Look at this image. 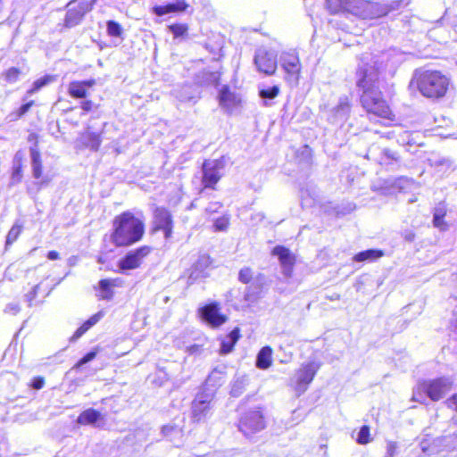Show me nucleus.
<instances>
[{
  "instance_id": "19",
  "label": "nucleus",
  "mask_w": 457,
  "mask_h": 457,
  "mask_svg": "<svg viewBox=\"0 0 457 457\" xmlns=\"http://www.w3.org/2000/svg\"><path fill=\"white\" fill-rule=\"evenodd\" d=\"M219 101L223 108L230 111L240 104L241 98L237 94L232 92L228 86H223L219 93Z\"/></svg>"
},
{
  "instance_id": "30",
  "label": "nucleus",
  "mask_w": 457,
  "mask_h": 457,
  "mask_svg": "<svg viewBox=\"0 0 457 457\" xmlns=\"http://www.w3.org/2000/svg\"><path fill=\"white\" fill-rule=\"evenodd\" d=\"M272 254L278 257L281 266L295 264V257L289 249L282 245H277L272 250Z\"/></svg>"
},
{
  "instance_id": "55",
  "label": "nucleus",
  "mask_w": 457,
  "mask_h": 457,
  "mask_svg": "<svg viewBox=\"0 0 457 457\" xmlns=\"http://www.w3.org/2000/svg\"><path fill=\"white\" fill-rule=\"evenodd\" d=\"M20 310L21 308L19 303H11L5 306L4 312L15 315L20 312Z\"/></svg>"
},
{
  "instance_id": "48",
  "label": "nucleus",
  "mask_w": 457,
  "mask_h": 457,
  "mask_svg": "<svg viewBox=\"0 0 457 457\" xmlns=\"http://www.w3.org/2000/svg\"><path fill=\"white\" fill-rule=\"evenodd\" d=\"M253 278V271L249 267H245L240 270L238 279L242 283L248 284Z\"/></svg>"
},
{
  "instance_id": "56",
  "label": "nucleus",
  "mask_w": 457,
  "mask_h": 457,
  "mask_svg": "<svg viewBox=\"0 0 457 457\" xmlns=\"http://www.w3.org/2000/svg\"><path fill=\"white\" fill-rule=\"evenodd\" d=\"M409 0H395L390 4L391 10H397L409 4Z\"/></svg>"
},
{
  "instance_id": "15",
  "label": "nucleus",
  "mask_w": 457,
  "mask_h": 457,
  "mask_svg": "<svg viewBox=\"0 0 457 457\" xmlns=\"http://www.w3.org/2000/svg\"><path fill=\"white\" fill-rule=\"evenodd\" d=\"M154 220L155 229L162 230L165 237H170L172 231V218L170 212L164 207L157 206L154 210Z\"/></svg>"
},
{
  "instance_id": "28",
  "label": "nucleus",
  "mask_w": 457,
  "mask_h": 457,
  "mask_svg": "<svg viewBox=\"0 0 457 457\" xmlns=\"http://www.w3.org/2000/svg\"><path fill=\"white\" fill-rule=\"evenodd\" d=\"M446 215V207L444 204H439L435 207L433 215V224L436 228L442 231L448 228V225L445 222L444 218Z\"/></svg>"
},
{
  "instance_id": "64",
  "label": "nucleus",
  "mask_w": 457,
  "mask_h": 457,
  "mask_svg": "<svg viewBox=\"0 0 457 457\" xmlns=\"http://www.w3.org/2000/svg\"><path fill=\"white\" fill-rule=\"evenodd\" d=\"M403 237L406 241L412 242L415 239V234L412 231L408 230L404 232Z\"/></svg>"
},
{
  "instance_id": "39",
  "label": "nucleus",
  "mask_w": 457,
  "mask_h": 457,
  "mask_svg": "<svg viewBox=\"0 0 457 457\" xmlns=\"http://www.w3.org/2000/svg\"><path fill=\"white\" fill-rule=\"evenodd\" d=\"M102 139L100 134L95 132H88L87 134L86 146L92 151H97L101 145Z\"/></svg>"
},
{
  "instance_id": "50",
  "label": "nucleus",
  "mask_w": 457,
  "mask_h": 457,
  "mask_svg": "<svg viewBox=\"0 0 457 457\" xmlns=\"http://www.w3.org/2000/svg\"><path fill=\"white\" fill-rule=\"evenodd\" d=\"M387 182L386 181H378L377 183L371 186V189L374 192H380L382 195H386L387 191Z\"/></svg>"
},
{
  "instance_id": "26",
  "label": "nucleus",
  "mask_w": 457,
  "mask_h": 457,
  "mask_svg": "<svg viewBox=\"0 0 457 457\" xmlns=\"http://www.w3.org/2000/svg\"><path fill=\"white\" fill-rule=\"evenodd\" d=\"M248 382L246 375H237L231 382L230 395L239 397L245 391Z\"/></svg>"
},
{
  "instance_id": "32",
  "label": "nucleus",
  "mask_w": 457,
  "mask_h": 457,
  "mask_svg": "<svg viewBox=\"0 0 457 457\" xmlns=\"http://www.w3.org/2000/svg\"><path fill=\"white\" fill-rule=\"evenodd\" d=\"M22 179V154L17 152L13 158L12 173L11 177V184H18Z\"/></svg>"
},
{
  "instance_id": "9",
  "label": "nucleus",
  "mask_w": 457,
  "mask_h": 457,
  "mask_svg": "<svg viewBox=\"0 0 457 457\" xmlns=\"http://www.w3.org/2000/svg\"><path fill=\"white\" fill-rule=\"evenodd\" d=\"M277 56L275 51L260 47L255 51L253 62L260 72L266 75H272L277 70Z\"/></svg>"
},
{
  "instance_id": "18",
  "label": "nucleus",
  "mask_w": 457,
  "mask_h": 457,
  "mask_svg": "<svg viewBox=\"0 0 457 457\" xmlns=\"http://www.w3.org/2000/svg\"><path fill=\"white\" fill-rule=\"evenodd\" d=\"M211 259L207 254H202L193 264L188 275V283H193L202 277H205L204 271L211 265Z\"/></svg>"
},
{
  "instance_id": "24",
  "label": "nucleus",
  "mask_w": 457,
  "mask_h": 457,
  "mask_svg": "<svg viewBox=\"0 0 457 457\" xmlns=\"http://www.w3.org/2000/svg\"><path fill=\"white\" fill-rule=\"evenodd\" d=\"M104 420V415L95 410V409H92V408H89L84 411H82L78 419H77V422L80 425H92V426H96V427H98L99 425L97 424V422L99 420Z\"/></svg>"
},
{
  "instance_id": "38",
  "label": "nucleus",
  "mask_w": 457,
  "mask_h": 457,
  "mask_svg": "<svg viewBox=\"0 0 457 457\" xmlns=\"http://www.w3.org/2000/svg\"><path fill=\"white\" fill-rule=\"evenodd\" d=\"M115 286L113 280L110 279H102L99 281V288L102 293V298L110 300L113 296V291L112 290V287Z\"/></svg>"
},
{
  "instance_id": "60",
  "label": "nucleus",
  "mask_w": 457,
  "mask_h": 457,
  "mask_svg": "<svg viewBox=\"0 0 457 457\" xmlns=\"http://www.w3.org/2000/svg\"><path fill=\"white\" fill-rule=\"evenodd\" d=\"M281 267H282V273L284 274V276L286 278H290L292 275V272H293L294 264L283 265Z\"/></svg>"
},
{
  "instance_id": "33",
  "label": "nucleus",
  "mask_w": 457,
  "mask_h": 457,
  "mask_svg": "<svg viewBox=\"0 0 457 457\" xmlns=\"http://www.w3.org/2000/svg\"><path fill=\"white\" fill-rule=\"evenodd\" d=\"M69 95L73 98H86L87 90L80 81H72L68 86Z\"/></svg>"
},
{
  "instance_id": "27",
  "label": "nucleus",
  "mask_w": 457,
  "mask_h": 457,
  "mask_svg": "<svg viewBox=\"0 0 457 457\" xmlns=\"http://www.w3.org/2000/svg\"><path fill=\"white\" fill-rule=\"evenodd\" d=\"M239 337V328H236L227 336L225 339L221 341L220 353L221 354H227L232 352L234 345Z\"/></svg>"
},
{
  "instance_id": "40",
  "label": "nucleus",
  "mask_w": 457,
  "mask_h": 457,
  "mask_svg": "<svg viewBox=\"0 0 457 457\" xmlns=\"http://www.w3.org/2000/svg\"><path fill=\"white\" fill-rule=\"evenodd\" d=\"M107 33L111 37H120L123 29L120 23L114 21H108L106 23Z\"/></svg>"
},
{
  "instance_id": "5",
  "label": "nucleus",
  "mask_w": 457,
  "mask_h": 457,
  "mask_svg": "<svg viewBox=\"0 0 457 457\" xmlns=\"http://www.w3.org/2000/svg\"><path fill=\"white\" fill-rule=\"evenodd\" d=\"M238 429L246 437L259 433L266 427L265 418L260 410H249L238 420Z\"/></svg>"
},
{
  "instance_id": "44",
  "label": "nucleus",
  "mask_w": 457,
  "mask_h": 457,
  "mask_svg": "<svg viewBox=\"0 0 457 457\" xmlns=\"http://www.w3.org/2000/svg\"><path fill=\"white\" fill-rule=\"evenodd\" d=\"M279 93V87L278 86H273L266 89L260 90V96L263 99H273L275 98Z\"/></svg>"
},
{
  "instance_id": "49",
  "label": "nucleus",
  "mask_w": 457,
  "mask_h": 457,
  "mask_svg": "<svg viewBox=\"0 0 457 457\" xmlns=\"http://www.w3.org/2000/svg\"><path fill=\"white\" fill-rule=\"evenodd\" d=\"M96 356V352L95 351H91L89 353H87L85 356H83L78 362L77 364L74 366V369H79L80 368L82 365L91 361L92 360H94Z\"/></svg>"
},
{
  "instance_id": "59",
  "label": "nucleus",
  "mask_w": 457,
  "mask_h": 457,
  "mask_svg": "<svg viewBox=\"0 0 457 457\" xmlns=\"http://www.w3.org/2000/svg\"><path fill=\"white\" fill-rule=\"evenodd\" d=\"M33 104H34V101H29V102H28V103H26V104H22V105L20 107L19 111H18V115H19L20 117H21L22 115H24L25 113H27V112L29 111L30 107L33 105Z\"/></svg>"
},
{
  "instance_id": "58",
  "label": "nucleus",
  "mask_w": 457,
  "mask_h": 457,
  "mask_svg": "<svg viewBox=\"0 0 457 457\" xmlns=\"http://www.w3.org/2000/svg\"><path fill=\"white\" fill-rule=\"evenodd\" d=\"M45 385V380L41 377L34 378L31 383V386L34 389H41Z\"/></svg>"
},
{
  "instance_id": "37",
  "label": "nucleus",
  "mask_w": 457,
  "mask_h": 457,
  "mask_svg": "<svg viewBox=\"0 0 457 457\" xmlns=\"http://www.w3.org/2000/svg\"><path fill=\"white\" fill-rule=\"evenodd\" d=\"M23 229L22 224H20L18 221H16L11 229L9 230L6 240H5V248H7L9 245H12L21 235V231Z\"/></svg>"
},
{
  "instance_id": "1",
  "label": "nucleus",
  "mask_w": 457,
  "mask_h": 457,
  "mask_svg": "<svg viewBox=\"0 0 457 457\" xmlns=\"http://www.w3.org/2000/svg\"><path fill=\"white\" fill-rule=\"evenodd\" d=\"M145 232L142 220L136 218L133 213L124 212L113 220V231L111 241L117 246H128L139 241Z\"/></svg>"
},
{
  "instance_id": "7",
  "label": "nucleus",
  "mask_w": 457,
  "mask_h": 457,
  "mask_svg": "<svg viewBox=\"0 0 457 457\" xmlns=\"http://www.w3.org/2000/svg\"><path fill=\"white\" fill-rule=\"evenodd\" d=\"M225 167L223 158L205 160L202 165V183L204 187L214 189V186L221 179V170Z\"/></svg>"
},
{
  "instance_id": "13",
  "label": "nucleus",
  "mask_w": 457,
  "mask_h": 457,
  "mask_svg": "<svg viewBox=\"0 0 457 457\" xmlns=\"http://www.w3.org/2000/svg\"><path fill=\"white\" fill-rule=\"evenodd\" d=\"M218 303H212L199 309L202 319L212 328H218L224 324L228 318L220 313Z\"/></svg>"
},
{
  "instance_id": "4",
  "label": "nucleus",
  "mask_w": 457,
  "mask_h": 457,
  "mask_svg": "<svg viewBox=\"0 0 457 457\" xmlns=\"http://www.w3.org/2000/svg\"><path fill=\"white\" fill-rule=\"evenodd\" d=\"M215 389H202L195 397L191 405V419L193 422H205L212 414Z\"/></svg>"
},
{
  "instance_id": "29",
  "label": "nucleus",
  "mask_w": 457,
  "mask_h": 457,
  "mask_svg": "<svg viewBox=\"0 0 457 457\" xmlns=\"http://www.w3.org/2000/svg\"><path fill=\"white\" fill-rule=\"evenodd\" d=\"M272 349L270 346L262 347L257 354L256 367L266 370L271 365Z\"/></svg>"
},
{
  "instance_id": "51",
  "label": "nucleus",
  "mask_w": 457,
  "mask_h": 457,
  "mask_svg": "<svg viewBox=\"0 0 457 457\" xmlns=\"http://www.w3.org/2000/svg\"><path fill=\"white\" fill-rule=\"evenodd\" d=\"M228 226V219L226 217L219 218L214 222V227H215L216 230H219V231L226 230Z\"/></svg>"
},
{
  "instance_id": "12",
  "label": "nucleus",
  "mask_w": 457,
  "mask_h": 457,
  "mask_svg": "<svg viewBox=\"0 0 457 457\" xmlns=\"http://www.w3.org/2000/svg\"><path fill=\"white\" fill-rule=\"evenodd\" d=\"M151 252V248L147 245L141 246L136 250L129 251L122 259L119 261V268L120 270H134L138 268L144 258Z\"/></svg>"
},
{
  "instance_id": "35",
  "label": "nucleus",
  "mask_w": 457,
  "mask_h": 457,
  "mask_svg": "<svg viewBox=\"0 0 457 457\" xmlns=\"http://www.w3.org/2000/svg\"><path fill=\"white\" fill-rule=\"evenodd\" d=\"M382 255H383V253L379 250L369 249V250L362 251V252H360L357 254H355L353 257V261L358 262L368 261V260L372 261V260H376V259L381 257Z\"/></svg>"
},
{
  "instance_id": "54",
  "label": "nucleus",
  "mask_w": 457,
  "mask_h": 457,
  "mask_svg": "<svg viewBox=\"0 0 457 457\" xmlns=\"http://www.w3.org/2000/svg\"><path fill=\"white\" fill-rule=\"evenodd\" d=\"M382 154L387 159L394 160L395 162H398L400 157L399 154L396 152L392 151L391 149L385 148L382 150Z\"/></svg>"
},
{
  "instance_id": "43",
  "label": "nucleus",
  "mask_w": 457,
  "mask_h": 457,
  "mask_svg": "<svg viewBox=\"0 0 457 457\" xmlns=\"http://www.w3.org/2000/svg\"><path fill=\"white\" fill-rule=\"evenodd\" d=\"M51 80V78L49 76H46L44 78H41L39 79H37L30 89L27 91L28 96H31L37 92L39 89H41L43 87L47 85Z\"/></svg>"
},
{
  "instance_id": "61",
  "label": "nucleus",
  "mask_w": 457,
  "mask_h": 457,
  "mask_svg": "<svg viewBox=\"0 0 457 457\" xmlns=\"http://www.w3.org/2000/svg\"><path fill=\"white\" fill-rule=\"evenodd\" d=\"M448 407L457 411V394L453 395L451 398L446 401Z\"/></svg>"
},
{
  "instance_id": "57",
  "label": "nucleus",
  "mask_w": 457,
  "mask_h": 457,
  "mask_svg": "<svg viewBox=\"0 0 457 457\" xmlns=\"http://www.w3.org/2000/svg\"><path fill=\"white\" fill-rule=\"evenodd\" d=\"M397 445L395 442H389L386 446V454L385 457H394L396 452Z\"/></svg>"
},
{
  "instance_id": "14",
  "label": "nucleus",
  "mask_w": 457,
  "mask_h": 457,
  "mask_svg": "<svg viewBox=\"0 0 457 457\" xmlns=\"http://www.w3.org/2000/svg\"><path fill=\"white\" fill-rule=\"evenodd\" d=\"M358 76L357 87L361 88L362 92L378 89V73L373 67H361L358 71Z\"/></svg>"
},
{
  "instance_id": "42",
  "label": "nucleus",
  "mask_w": 457,
  "mask_h": 457,
  "mask_svg": "<svg viewBox=\"0 0 457 457\" xmlns=\"http://www.w3.org/2000/svg\"><path fill=\"white\" fill-rule=\"evenodd\" d=\"M202 74H203V81L205 84L215 85V86H217L219 84V80H220V73L219 72L204 71L202 72Z\"/></svg>"
},
{
  "instance_id": "8",
  "label": "nucleus",
  "mask_w": 457,
  "mask_h": 457,
  "mask_svg": "<svg viewBox=\"0 0 457 457\" xmlns=\"http://www.w3.org/2000/svg\"><path fill=\"white\" fill-rule=\"evenodd\" d=\"M95 0L91 2L79 0L75 5V1H71L67 4V12L64 19L66 28H73L80 23L87 12L92 10Z\"/></svg>"
},
{
  "instance_id": "41",
  "label": "nucleus",
  "mask_w": 457,
  "mask_h": 457,
  "mask_svg": "<svg viewBox=\"0 0 457 457\" xmlns=\"http://www.w3.org/2000/svg\"><path fill=\"white\" fill-rule=\"evenodd\" d=\"M175 96L181 102H189L194 98L189 86H184L180 90H175Z\"/></svg>"
},
{
  "instance_id": "62",
  "label": "nucleus",
  "mask_w": 457,
  "mask_h": 457,
  "mask_svg": "<svg viewBox=\"0 0 457 457\" xmlns=\"http://www.w3.org/2000/svg\"><path fill=\"white\" fill-rule=\"evenodd\" d=\"M92 106H93V102L91 100H85L81 103V108L86 112L91 111Z\"/></svg>"
},
{
  "instance_id": "53",
  "label": "nucleus",
  "mask_w": 457,
  "mask_h": 457,
  "mask_svg": "<svg viewBox=\"0 0 457 457\" xmlns=\"http://www.w3.org/2000/svg\"><path fill=\"white\" fill-rule=\"evenodd\" d=\"M39 286H40L39 284L34 286L32 290L25 295V299L29 303V306H31L32 301L37 296V294L38 289H39Z\"/></svg>"
},
{
  "instance_id": "23",
  "label": "nucleus",
  "mask_w": 457,
  "mask_h": 457,
  "mask_svg": "<svg viewBox=\"0 0 457 457\" xmlns=\"http://www.w3.org/2000/svg\"><path fill=\"white\" fill-rule=\"evenodd\" d=\"M188 4L184 0H177L175 3H170L165 5H157L154 7V12L157 16H163L171 12H185Z\"/></svg>"
},
{
  "instance_id": "45",
  "label": "nucleus",
  "mask_w": 457,
  "mask_h": 457,
  "mask_svg": "<svg viewBox=\"0 0 457 457\" xmlns=\"http://www.w3.org/2000/svg\"><path fill=\"white\" fill-rule=\"evenodd\" d=\"M169 29L175 37L184 36L188 29L186 24L181 23L172 24L169 27Z\"/></svg>"
},
{
  "instance_id": "17",
  "label": "nucleus",
  "mask_w": 457,
  "mask_h": 457,
  "mask_svg": "<svg viewBox=\"0 0 457 457\" xmlns=\"http://www.w3.org/2000/svg\"><path fill=\"white\" fill-rule=\"evenodd\" d=\"M352 104L347 96H340L337 104L331 110L332 122L345 121L351 112Z\"/></svg>"
},
{
  "instance_id": "25",
  "label": "nucleus",
  "mask_w": 457,
  "mask_h": 457,
  "mask_svg": "<svg viewBox=\"0 0 457 457\" xmlns=\"http://www.w3.org/2000/svg\"><path fill=\"white\" fill-rule=\"evenodd\" d=\"M263 284V277L259 276L254 282L245 288L244 299L246 302L253 303L257 301L261 295Z\"/></svg>"
},
{
  "instance_id": "11",
  "label": "nucleus",
  "mask_w": 457,
  "mask_h": 457,
  "mask_svg": "<svg viewBox=\"0 0 457 457\" xmlns=\"http://www.w3.org/2000/svg\"><path fill=\"white\" fill-rule=\"evenodd\" d=\"M320 365L316 361H310L303 364L296 373L295 391L298 395L303 394L308 385L313 380Z\"/></svg>"
},
{
  "instance_id": "46",
  "label": "nucleus",
  "mask_w": 457,
  "mask_h": 457,
  "mask_svg": "<svg viewBox=\"0 0 457 457\" xmlns=\"http://www.w3.org/2000/svg\"><path fill=\"white\" fill-rule=\"evenodd\" d=\"M20 74L21 71L19 69L12 67L5 71L4 78L9 83H14L17 81Z\"/></svg>"
},
{
  "instance_id": "36",
  "label": "nucleus",
  "mask_w": 457,
  "mask_h": 457,
  "mask_svg": "<svg viewBox=\"0 0 457 457\" xmlns=\"http://www.w3.org/2000/svg\"><path fill=\"white\" fill-rule=\"evenodd\" d=\"M431 166L438 169L439 170L446 171L448 170H454L453 161L448 157H437L430 160Z\"/></svg>"
},
{
  "instance_id": "2",
  "label": "nucleus",
  "mask_w": 457,
  "mask_h": 457,
  "mask_svg": "<svg viewBox=\"0 0 457 457\" xmlns=\"http://www.w3.org/2000/svg\"><path fill=\"white\" fill-rule=\"evenodd\" d=\"M326 4L332 14L349 13L363 20L378 18L386 12L371 0H326Z\"/></svg>"
},
{
  "instance_id": "16",
  "label": "nucleus",
  "mask_w": 457,
  "mask_h": 457,
  "mask_svg": "<svg viewBox=\"0 0 457 457\" xmlns=\"http://www.w3.org/2000/svg\"><path fill=\"white\" fill-rule=\"evenodd\" d=\"M280 63L284 71L297 79L301 71L299 57L295 52H284L280 55Z\"/></svg>"
},
{
  "instance_id": "20",
  "label": "nucleus",
  "mask_w": 457,
  "mask_h": 457,
  "mask_svg": "<svg viewBox=\"0 0 457 457\" xmlns=\"http://www.w3.org/2000/svg\"><path fill=\"white\" fill-rule=\"evenodd\" d=\"M226 370L227 368L224 365L214 368L207 377L202 389L207 387L215 389L216 391L217 388L225 382V378L227 374Z\"/></svg>"
},
{
  "instance_id": "6",
  "label": "nucleus",
  "mask_w": 457,
  "mask_h": 457,
  "mask_svg": "<svg viewBox=\"0 0 457 457\" xmlns=\"http://www.w3.org/2000/svg\"><path fill=\"white\" fill-rule=\"evenodd\" d=\"M361 103L369 113L383 118L387 117L390 113L389 107L382 98L381 92L378 89L362 92Z\"/></svg>"
},
{
  "instance_id": "10",
  "label": "nucleus",
  "mask_w": 457,
  "mask_h": 457,
  "mask_svg": "<svg viewBox=\"0 0 457 457\" xmlns=\"http://www.w3.org/2000/svg\"><path fill=\"white\" fill-rule=\"evenodd\" d=\"M452 384L450 378H439L425 381L420 386L432 401H438L451 390Z\"/></svg>"
},
{
  "instance_id": "21",
  "label": "nucleus",
  "mask_w": 457,
  "mask_h": 457,
  "mask_svg": "<svg viewBox=\"0 0 457 457\" xmlns=\"http://www.w3.org/2000/svg\"><path fill=\"white\" fill-rule=\"evenodd\" d=\"M162 435L172 442L176 446L182 443L184 436L183 428L174 422L165 425L162 428Z\"/></svg>"
},
{
  "instance_id": "47",
  "label": "nucleus",
  "mask_w": 457,
  "mask_h": 457,
  "mask_svg": "<svg viewBox=\"0 0 457 457\" xmlns=\"http://www.w3.org/2000/svg\"><path fill=\"white\" fill-rule=\"evenodd\" d=\"M357 442L361 445H365L370 442V428L362 426L359 431Z\"/></svg>"
},
{
  "instance_id": "52",
  "label": "nucleus",
  "mask_w": 457,
  "mask_h": 457,
  "mask_svg": "<svg viewBox=\"0 0 457 457\" xmlns=\"http://www.w3.org/2000/svg\"><path fill=\"white\" fill-rule=\"evenodd\" d=\"M420 448L423 453H428V455L436 453V447L433 445V442L431 444H428L427 441H422L420 443Z\"/></svg>"
},
{
  "instance_id": "3",
  "label": "nucleus",
  "mask_w": 457,
  "mask_h": 457,
  "mask_svg": "<svg viewBox=\"0 0 457 457\" xmlns=\"http://www.w3.org/2000/svg\"><path fill=\"white\" fill-rule=\"evenodd\" d=\"M413 82L420 94L430 99L445 96L450 86V79L438 71H416Z\"/></svg>"
},
{
  "instance_id": "22",
  "label": "nucleus",
  "mask_w": 457,
  "mask_h": 457,
  "mask_svg": "<svg viewBox=\"0 0 457 457\" xmlns=\"http://www.w3.org/2000/svg\"><path fill=\"white\" fill-rule=\"evenodd\" d=\"M436 453L442 451H453L457 449V434H449L433 439Z\"/></svg>"
},
{
  "instance_id": "31",
  "label": "nucleus",
  "mask_w": 457,
  "mask_h": 457,
  "mask_svg": "<svg viewBox=\"0 0 457 457\" xmlns=\"http://www.w3.org/2000/svg\"><path fill=\"white\" fill-rule=\"evenodd\" d=\"M104 316L102 312H98L85 321L74 333L71 339L76 340L79 338L84 333H86L90 328L96 325Z\"/></svg>"
},
{
  "instance_id": "34",
  "label": "nucleus",
  "mask_w": 457,
  "mask_h": 457,
  "mask_svg": "<svg viewBox=\"0 0 457 457\" xmlns=\"http://www.w3.org/2000/svg\"><path fill=\"white\" fill-rule=\"evenodd\" d=\"M32 172L35 179H39L42 175V162L40 154L34 148L30 149Z\"/></svg>"
},
{
  "instance_id": "63",
  "label": "nucleus",
  "mask_w": 457,
  "mask_h": 457,
  "mask_svg": "<svg viewBox=\"0 0 457 457\" xmlns=\"http://www.w3.org/2000/svg\"><path fill=\"white\" fill-rule=\"evenodd\" d=\"M220 207V203H213V204H211L206 209L205 211L207 212H210V213H212V212H215L218 211V209Z\"/></svg>"
}]
</instances>
